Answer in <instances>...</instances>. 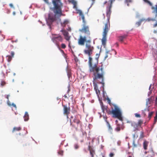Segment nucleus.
<instances>
[{
  "label": "nucleus",
  "mask_w": 157,
  "mask_h": 157,
  "mask_svg": "<svg viewBox=\"0 0 157 157\" xmlns=\"http://www.w3.org/2000/svg\"><path fill=\"white\" fill-rule=\"evenodd\" d=\"M133 145L134 147H137V145L135 144V141H134L133 142Z\"/></svg>",
  "instance_id": "a18cd8bd"
},
{
  "label": "nucleus",
  "mask_w": 157,
  "mask_h": 157,
  "mask_svg": "<svg viewBox=\"0 0 157 157\" xmlns=\"http://www.w3.org/2000/svg\"><path fill=\"white\" fill-rule=\"evenodd\" d=\"M13 14L14 15H15V12H13Z\"/></svg>",
  "instance_id": "e2e57ef3"
},
{
  "label": "nucleus",
  "mask_w": 157,
  "mask_h": 157,
  "mask_svg": "<svg viewBox=\"0 0 157 157\" xmlns=\"http://www.w3.org/2000/svg\"><path fill=\"white\" fill-rule=\"evenodd\" d=\"M6 84V83L4 81H2L1 83V85L2 86H4Z\"/></svg>",
  "instance_id": "f704fd0d"
},
{
  "label": "nucleus",
  "mask_w": 157,
  "mask_h": 157,
  "mask_svg": "<svg viewBox=\"0 0 157 157\" xmlns=\"http://www.w3.org/2000/svg\"><path fill=\"white\" fill-rule=\"evenodd\" d=\"M107 100L108 101V102L109 103V104L110 105H111V101H110V99L108 98L107 99Z\"/></svg>",
  "instance_id": "c03bdc74"
},
{
  "label": "nucleus",
  "mask_w": 157,
  "mask_h": 157,
  "mask_svg": "<svg viewBox=\"0 0 157 157\" xmlns=\"http://www.w3.org/2000/svg\"><path fill=\"white\" fill-rule=\"evenodd\" d=\"M58 153L62 156L63 155V151H60L58 152Z\"/></svg>",
  "instance_id": "4c0bfd02"
},
{
  "label": "nucleus",
  "mask_w": 157,
  "mask_h": 157,
  "mask_svg": "<svg viewBox=\"0 0 157 157\" xmlns=\"http://www.w3.org/2000/svg\"><path fill=\"white\" fill-rule=\"evenodd\" d=\"M71 125L72 126L74 127L76 129H77L79 127H81L82 125V123L80 121L76 118L74 119L73 120V122L75 124H73L71 123Z\"/></svg>",
  "instance_id": "6e6552de"
},
{
  "label": "nucleus",
  "mask_w": 157,
  "mask_h": 157,
  "mask_svg": "<svg viewBox=\"0 0 157 157\" xmlns=\"http://www.w3.org/2000/svg\"><path fill=\"white\" fill-rule=\"evenodd\" d=\"M127 36L126 35H124L123 36H120L119 37V41L122 42L124 39H125Z\"/></svg>",
  "instance_id": "dca6fc26"
},
{
  "label": "nucleus",
  "mask_w": 157,
  "mask_h": 157,
  "mask_svg": "<svg viewBox=\"0 0 157 157\" xmlns=\"http://www.w3.org/2000/svg\"><path fill=\"white\" fill-rule=\"evenodd\" d=\"M86 48L87 49H93L94 48L91 45L90 42L89 41L86 43Z\"/></svg>",
  "instance_id": "2eb2a0df"
},
{
  "label": "nucleus",
  "mask_w": 157,
  "mask_h": 157,
  "mask_svg": "<svg viewBox=\"0 0 157 157\" xmlns=\"http://www.w3.org/2000/svg\"><path fill=\"white\" fill-rule=\"evenodd\" d=\"M68 23V21L67 20H65L63 23H62V25L63 26H64Z\"/></svg>",
  "instance_id": "bb28decb"
},
{
  "label": "nucleus",
  "mask_w": 157,
  "mask_h": 157,
  "mask_svg": "<svg viewBox=\"0 0 157 157\" xmlns=\"http://www.w3.org/2000/svg\"><path fill=\"white\" fill-rule=\"evenodd\" d=\"M140 22H139L136 23V24L138 25L139 26L140 24Z\"/></svg>",
  "instance_id": "864d4df0"
},
{
  "label": "nucleus",
  "mask_w": 157,
  "mask_h": 157,
  "mask_svg": "<svg viewBox=\"0 0 157 157\" xmlns=\"http://www.w3.org/2000/svg\"><path fill=\"white\" fill-rule=\"evenodd\" d=\"M63 114L66 115L67 116V118H68V114L70 113V109L69 106L68 107L65 105H63Z\"/></svg>",
  "instance_id": "9d476101"
},
{
  "label": "nucleus",
  "mask_w": 157,
  "mask_h": 157,
  "mask_svg": "<svg viewBox=\"0 0 157 157\" xmlns=\"http://www.w3.org/2000/svg\"><path fill=\"white\" fill-rule=\"evenodd\" d=\"M44 0L46 2H48V0Z\"/></svg>",
  "instance_id": "13d9d810"
},
{
  "label": "nucleus",
  "mask_w": 157,
  "mask_h": 157,
  "mask_svg": "<svg viewBox=\"0 0 157 157\" xmlns=\"http://www.w3.org/2000/svg\"><path fill=\"white\" fill-rule=\"evenodd\" d=\"M157 26V21L156 22V23L154 24L153 25V27H156Z\"/></svg>",
  "instance_id": "09e8293b"
},
{
  "label": "nucleus",
  "mask_w": 157,
  "mask_h": 157,
  "mask_svg": "<svg viewBox=\"0 0 157 157\" xmlns=\"http://www.w3.org/2000/svg\"><path fill=\"white\" fill-rule=\"evenodd\" d=\"M135 116L136 117H139L140 118V117H141L140 115L139 114L136 113L135 114Z\"/></svg>",
  "instance_id": "e433bc0d"
},
{
  "label": "nucleus",
  "mask_w": 157,
  "mask_h": 157,
  "mask_svg": "<svg viewBox=\"0 0 157 157\" xmlns=\"http://www.w3.org/2000/svg\"><path fill=\"white\" fill-rule=\"evenodd\" d=\"M144 137V133L143 131H141L140 132V138H143Z\"/></svg>",
  "instance_id": "c756f323"
},
{
  "label": "nucleus",
  "mask_w": 157,
  "mask_h": 157,
  "mask_svg": "<svg viewBox=\"0 0 157 157\" xmlns=\"http://www.w3.org/2000/svg\"><path fill=\"white\" fill-rule=\"evenodd\" d=\"M63 97H64L65 98H67V96H66V94H65L64 95V96H63Z\"/></svg>",
  "instance_id": "4d7b16f0"
},
{
  "label": "nucleus",
  "mask_w": 157,
  "mask_h": 157,
  "mask_svg": "<svg viewBox=\"0 0 157 157\" xmlns=\"http://www.w3.org/2000/svg\"><path fill=\"white\" fill-rule=\"evenodd\" d=\"M106 122L107 123V126L108 128V130L111 133H112V131H113L112 128V127H111V126L110 125L109 122L106 121Z\"/></svg>",
  "instance_id": "6ab92c4d"
},
{
  "label": "nucleus",
  "mask_w": 157,
  "mask_h": 157,
  "mask_svg": "<svg viewBox=\"0 0 157 157\" xmlns=\"http://www.w3.org/2000/svg\"><path fill=\"white\" fill-rule=\"evenodd\" d=\"M112 0H111L110 1L109 3L108 4L109 6L107 7V11H106V16L108 17L107 22L106 23H108V24L109 23V18H110V15L111 11V9L112 7Z\"/></svg>",
  "instance_id": "0eeeda50"
},
{
  "label": "nucleus",
  "mask_w": 157,
  "mask_h": 157,
  "mask_svg": "<svg viewBox=\"0 0 157 157\" xmlns=\"http://www.w3.org/2000/svg\"><path fill=\"white\" fill-rule=\"evenodd\" d=\"M101 105L103 112L104 113L105 112V111L108 114V112H109V110H108L107 107L106 106L103 105L102 103H101Z\"/></svg>",
  "instance_id": "f8f14e48"
},
{
  "label": "nucleus",
  "mask_w": 157,
  "mask_h": 157,
  "mask_svg": "<svg viewBox=\"0 0 157 157\" xmlns=\"http://www.w3.org/2000/svg\"><path fill=\"white\" fill-rule=\"evenodd\" d=\"M67 87H68V89L67 90V93H68L70 90V84H69L68 85Z\"/></svg>",
  "instance_id": "ea45409f"
},
{
  "label": "nucleus",
  "mask_w": 157,
  "mask_h": 157,
  "mask_svg": "<svg viewBox=\"0 0 157 157\" xmlns=\"http://www.w3.org/2000/svg\"><path fill=\"white\" fill-rule=\"evenodd\" d=\"M81 16V17L82 18V20H83V21L84 22V21H85V17H84V15L83 14L81 15L80 16Z\"/></svg>",
  "instance_id": "58836bf2"
},
{
  "label": "nucleus",
  "mask_w": 157,
  "mask_h": 157,
  "mask_svg": "<svg viewBox=\"0 0 157 157\" xmlns=\"http://www.w3.org/2000/svg\"><path fill=\"white\" fill-rule=\"evenodd\" d=\"M63 34L64 36L69 35V33L66 31H63Z\"/></svg>",
  "instance_id": "7c9ffc66"
},
{
  "label": "nucleus",
  "mask_w": 157,
  "mask_h": 157,
  "mask_svg": "<svg viewBox=\"0 0 157 157\" xmlns=\"http://www.w3.org/2000/svg\"><path fill=\"white\" fill-rule=\"evenodd\" d=\"M7 104H8V105H9V106H11V103H10V101H9V100H8L7 101Z\"/></svg>",
  "instance_id": "37998d69"
},
{
  "label": "nucleus",
  "mask_w": 157,
  "mask_h": 157,
  "mask_svg": "<svg viewBox=\"0 0 157 157\" xmlns=\"http://www.w3.org/2000/svg\"><path fill=\"white\" fill-rule=\"evenodd\" d=\"M65 36V38L66 40H69V39H70V37L68 35L66 36Z\"/></svg>",
  "instance_id": "c9c22d12"
},
{
  "label": "nucleus",
  "mask_w": 157,
  "mask_h": 157,
  "mask_svg": "<svg viewBox=\"0 0 157 157\" xmlns=\"http://www.w3.org/2000/svg\"><path fill=\"white\" fill-rule=\"evenodd\" d=\"M10 6L11 7H13V5L12 4H10Z\"/></svg>",
  "instance_id": "6e6d98bb"
},
{
  "label": "nucleus",
  "mask_w": 157,
  "mask_h": 157,
  "mask_svg": "<svg viewBox=\"0 0 157 157\" xmlns=\"http://www.w3.org/2000/svg\"><path fill=\"white\" fill-rule=\"evenodd\" d=\"M116 122L117 123V120H116Z\"/></svg>",
  "instance_id": "69168bd1"
},
{
  "label": "nucleus",
  "mask_w": 157,
  "mask_h": 157,
  "mask_svg": "<svg viewBox=\"0 0 157 157\" xmlns=\"http://www.w3.org/2000/svg\"><path fill=\"white\" fill-rule=\"evenodd\" d=\"M149 142H148L144 140L143 144V147L145 150L147 149V147L148 145Z\"/></svg>",
  "instance_id": "f3484780"
},
{
  "label": "nucleus",
  "mask_w": 157,
  "mask_h": 157,
  "mask_svg": "<svg viewBox=\"0 0 157 157\" xmlns=\"http://www.w3.org/2000/svg\"><path fill=\"white\" fill-rule=\"evenodd\" d=\"M110 29V25L108 22L105 24L104 27L103 28V38L102 39V44L105 48L106 43V38L107 33Z\"/></svg>",
  "instance_id": "20e7f679"
},
{
  "label": "nucleus",
  "mask_w": 157,
  "mask_h": 157,
  "mask_svg": "<svg viewBox=\"0 0 157 157\" xmlns=\"http://www.w3.org/2000/svg\"><path fill=\"white\" fill-rule=\"evenodd\" d=\"M11 105H12L13 107H15L16 109V108H17L16 106V105L15 104H14V103H13Z\"/></svg>",
  "instance_id": "de8ad7c7"
},
{
  "label": "nucleus",
  "mask_w": 157,
  "mask_h": 157,
  "mask_svg": "<svg viewBox=\"0 0 157 157\" xmlns=\"http://www.w3.org/2000/svg\"><path fill=\"white\" fill-rule=\"evenodd\" d=\"M151 101H152V99L151 98H147L146 100V105L147 106H148L150 104Z\"/></svg>",
  "instance_id": "4be33fe9"
},
{
  "label": "nucleus",
  "mask_w": 157,
  "mask_h": 157,
  "mask_svg": "<svg viewBox=\"0 0 157 157\" xmlns=\"http://www.w3.org/2000/svg\"><path fill=\"white\" fill-rule=\"evenodd\" d=\"M1 36H2V38H1L0 39V40H3L4 39V38H5V36H4V35H1Z\"/></svg>",
  "instance_id": "8fccbe9b"
},
{
  "label": "nucleus",
  "mask_w": 157,
  "mask_h": 157,
  "mask_svg": "<svg viewBox=\"0 0 157 157\" xmlns=\"http://www.w3.org/2000/svg\"><path fill=\"white\" fill-rule=\"evenodd\" d=\"M113 105L114 107V109L112 108V111L109 110V112H108V114H113L115 117L117 118L121 121H122L121 113L120 109L116 105L114 104Z\"/></svg>",
  "instance_id": "7ed1b4c3"
},
{
  "label": "nucleus",
  "mask_w": 157,
  "mask_h": 157,
  "mask_svg": "<svg viewBox=\"0 0 157 157\" xmlns=\"http://www.w3.org/2000/svg\"><path fill=\"white\" fill-rule=\"evenodd\" d=\"M143 121L141 119H139L137 123L134 121L132 123L131 126L133 128V131L135 132L139 130V128L141 127L142 124H143Z\"/></svg>",
  "instance_id": "423d86ee"
},
{
  "label": "nucleus",
  "mask_w": 157,
  "mask_h": 157,
  "mask_svg": "<svg viewBox=\"0 0 157 157\" xmlns=\"http://www.w3.org/2000/svg\"><path fill=\"white\" fill-rule=\"evenodd\" d=\"M143 1L145 2L148 4L150 6H152V3L148 0H143Z\"/></svg>",
  "instance_id": "c85d7f7f"
},
{
  "label": "nucleus",
  "mask_w": 157,
  "mask_h": 157,
  "mask_svg": "<svg viewBox=\"0 0 157 157\" xmlns=\"http://www.w3.org/2000/svg\"><path fill=\"white\" fill-rule=\"evenodd\" d=\"M114 155V154L113 153H111L109 155L110 157H113Z\"/></svg>",
  "instance_id": "a19ab883"
},
{
  "label": "nucleus",
  "mask_w": 157,
  "mask_h": 157,
  "mask_svg": "<svg viewBox=\"0 0 157 157\" xmlns=\"http://www.w3.org/2000/svg\"><path fill=\"white\" fill-rule=\"evenodd\" d=\"M72 118H73V116H71V119Z\"/></svg>",
  "instance_id": "680f3d73"
},
{
  "label": "nucleus",
  "mask_w": 157,
  "mask_h": 157,
  "mask_svg": "<svg viewBox=\"0 0 157 157\" xmlns=\"http://www.w3.org/2000/svg\"><path fill=\"white\" fill-rule=\"evenodd\" d=\"M88 147V149L90 151V155H91L92 157H94V151L92 150V149H91V147L90 146H89Z\"/></svg>",
  "instance_id": "b1692460"
},
{
  "label": "nucleus",
  "mask_w": 157,
  "mask_h": 157,
  "mask_svg": "<svg viewBox=\"0 0 157 157\" xmlns=\"http://www.w3.org/2000/svg\"><path fill=\"white\" fill-rule=\"evenodd\" d=\"M145 153H147V157H153L155 155L154 152L152 150L149 151L147 152H146Z\"/></svg>",
  "instance_id": "ddd939ff"
},
{
  "label": "nucleus",
  "mask_w": 157,
  "mask_h": 157,
  "mask_svg": "<svg viewBox=\"0 0 157 157\" xmlns=\"http://www.w3.org/2000/svg\"><path fill=\"white\" fill-rule=\"evenodd\" d=\"M79 31L82 33H84L86 34H87V36H88V37L90 38L89 36L90 34V32L89 30V27L88 26L84 25L83 27L81 29H79Z\"/></svg>",
  "instance_id": "1a4fd4ad"
},
{
  "label": "nucleus",
  "mask_w": 157,
  "mask_h": 157,
  "mask_svg": "<svg viewBox=\"0 0 157 157\" xmlns=\"http://www.w3.org/2000/svg\"><path fill=\"white\" fill-rule=\"evenodd\" d=\"M154 112H149L148 113L147 117L149 119V120H150L152 117V116L153 115Z\"/></svg>",
  "instance_id": "393cba45"
},
{
  "label": "nucleus",
  "mask_w": 157,
  "mask_h": 157,
  "mask_svg": "<svg viewBox=\"0 0 157 157\" xmlns=\"http://www.w3.org/2000/svg\"><path fill=\"white\" fill-rule=\"evenodd\" d=\"M122 125H121L119 124H117V127L115 128V130L117 132H119L121 128L123 129V128H122Z\"/></svg>",
  "instance_id": "a211bd4d"
},
{
  "label": "nucleus",
  "mask_w": 157,
  "mask_h": 157,
  "mask_svg": "<svg viewBox=\"0 0 157 157\" xmlns=\"http://www.w3.org/2000/svg\"><path fill=\"white\" fill-rule=\"evenodd\" d=\"M102 157H105V156H103Z\"/></svg>",
  "instance_id": "774afa93"
},
{
  "label": "nucleus",
  "mask_w": 157,
  "mask_h": 157,
  "mask_svg": "<svg viewBox=\"0 0 157 157\" xmlns=\"http://www.w3.org/2000/svg\"><path fill=\"white\" fill-rule=\"evenodd\" d=\"M149 111V109L147 108V109H144V111Z\"/></svg>",
  "instance_id": "603ef678"
},
{
  "label": "nucleus",
  "mask_w": 157,
  "mask_h": 157,
  "mask_svg": "<svg viewBox=\"0 0 157 157\" xmlns=\"http://www.w3.org/2000/svg\"><path fill=\"white\" fill-rule=\"evenodd\" d=\"M21 129V128L20 127H15L13 128L12 130V132H14L19 131Z\"/></svg>",
  "instance_id": "412c9836"
},
{
  "label": "nucleus",
  "mask_w": 157,
  "mask_h": 157,
  "mask_svg": "<svg viewBox=\"0 0 157 157\" xmlns=\"http://www.w3.org/2000/svg\"><path fill=\"white\" fill-rule=\"evenodd\" d=\"M86 38L87 37L86 36H84L83 38L81 36H80V38L78 40V44L80 45H84L85 42L86 40Z\"/></svg>",
  "instance_id": "9b49d317"
},
{
  "label": "nucleus",
  "mask_w": 157,
  "mask_h": 157,
  "mask_svg": "<svg viewBox=\"0 0 157 157\" xmlns=\"http://www.w3.org/2000/svg\"><path fill=\"white\" fill-rule=\"evenodd\" d=\"M106 3H107V2H105V4Z\"/></svg>",
  "instance_id": "338daca9"
},
{
  "label": "nucleus",
  "mask_w": 157,
  "mask_h": 157,
  "mask_svg": "<svg viewBox=\"0 0 157 157\" xmlns=\"http://www.w3.org/2000/svg\"><path fill=\"white\" fill-rule=\"evenodd\" d=\"M66 47V45L64 44H62L61 45V46H60V48H65Z\"/></svg>",
  "instance_id": "2f4dec72"
},
{
  "label": "nucleus",
  "mask_w": 157,
  "mask_h": 157,
  "mask_svg": "<svg viewBox=\"0 0 157 157\" xmlns=\"http://www.w3.org/2000/svg\"><path fill=\"white\" fill-rule=\"evenodd\" d=\"M9 96H10V95H8L6 96V98L8 99V100H9Z\"/></svg>",
  "instance_id": "5fc2aeb1"
},
{
  "label": "nucleus",
  "mask_w": 157,
  "mask_h": 157,
  "mask_svg": "<svg viewBox=\"0 0 157 157\" xmlns=\"http://www.w3.org/2000/svg\"><path fill=\"white\" fill-rule=\"evenodd\" d=\"M11 56L8 55L6 56L7 59L9 62H10L12 58L14 56V52H11Z\"/></svg>",
  "instance_id": "4468645a"
},
{
  "label": "nucleus",
  "mask_w": 157,
  "mask_h": 157,
  "mask_svg": "<svg viewBox=\"0 0 157 157\" xmlns=\"http://www.w3.org/2000/svg\"><path fill=\"white\" fill-rule=\"evenodd\" d=\"M61 52L63 53V51L62 50H61Z\"/></svg>",
  "instance_id": "052dcab7"
},
{
  "label": "nucleus",
  "mask_w": 157,
  "mask_h": 157,
  "mask_svg": "<svg viewBox=\"0 0 157 157\" xmlns=\"http://www.w3.org/2000/svg\"><path fill=\"white\" fill-rule=\"evenodd\" d=\"M74 147L76 149H78L79 147V146L77 144H75L74 145Z\"/></svg>",
  "instance_id": "473e14b6"
},
{
  "label": "nucleus",
  "mask_w": 157,
  "mask_h": 157,
  "mask_svg": "<svg viewBox=\"0 0 157 157\" xmlns=\"http://www.w3.org/2000/svg\"><path fill=\"white\" fill-rule=\"evenodd\" d=\"M133 122H134V121H127V123L130 124L131 125H132V123Z\"/></svg>",
  "instance_id": "49530a36"
},
{
  "label": "nucleus",
  "mask_w": 157,
  "mask_h": 157,
  "mask_svg": "<svg viewBox=\"0 0 157 157\" xmlns=\"http://www.w3.org/2000/svg\"><path fill=\"white\" fill-rule=\"evenodd\" d=\"M109 53V51H107L106 52V55L105 57V59L108 57V54Z\"/></svg>",
  "instance_id": "72a5a7b5"
},
{
  "label": "nucleus",
  "mask_w": 157,
  "mask_h": 157,
  "mask_svg": "<svg viewBox=\"0 0 157 157\" xmlns=\"http://www.w3.org/2000/svg\"><path fill=\"white\" fill-rule=\"evenodd\" d=\"M52 2L54 6L51 9L54 14L51 13L48 14L47 22L50 25L53 22L56 21L57 18H59L62 15V8L63 4L61 0H53Z\"/></svg>",
  "instance_id": "f03ea898"
},
{
  "label": "nucleus",
  "mask_w": 157,
  "mask_h": 157,
  "mask_svg": "<svg viewBox=\"0 0 157 157\" xmlns=\"http://www.w3.org/2000/svg\"><path fill=\"white\" fill-rule=\"evenodd\" d=\"M24 121H27L29 119V115L27 112H25V115L24 117Z\"/></svg>",
  "instance_id": "aec40b11"
},
{
  "label": "nucleus",
  "mask_w": 157,
  "mask_h": 157,
  "mask_svg": "<svg viewBox=\"0 0 157 157\" xmlns=\"http://www.w3.org/2000/svg\"><path fill=\"white\" fill-rule=\"evenodd\" d=\"M78 13H79V14L80 16L83 14V13H82V12L81 10H79L78 11Z\"/></svg>",
  "instance_id": "79ce46f5"
},
{
  "label": "nucleus",
  "mask_w": 157,
  "mask_h": 157,
  "mask_svg": "<svg viewBox=\"0 0 157 157\" xmlns=\"http://www.w3.org/2000/svg\"><path fill=\"white\" fill-rule=\"evenodd\" d=\"M155 104L156 105V106L157 107V97L156 98V101H155Z\"/></svg>",
  "instance_id": "3c124183"
},
{
  "label": "nucleus",
  "mask_w": 157,
  "mask_h": 157,
  "mask_svg": "<svg viewBox=\"0 0 157 157\" xmlns=\"http://www.w3.org/2000/svg\"><path fill=\"white\" fill-rule=\"evenodd\" d=\"M151 9L154 10V12L157 15V4L155 6V7L152 6Z\"/></svg>",
  "instance_id": "5701e85b"
},
{
  "label": "nucleus",
  "mask_w": 157,
  "mask_h": 157,
  "mask_svg": "<svg viewBox=\"0 0 157 157\" xmlns=\"http://www.w3.org/2000/svg\"><path fill=\"white\" fill-rule=\"evenodd\" d=\"M52 38V40L53 42L56 44L57 48L59 49H60V46L59 43V42H62L63 40L62 37L59 35L53 34Z\"/></svg>",
  "instance_id": "39448f33"
},
{
  "label": "nucleus",
  "mask_w": 157,
  "mask_h": 157,
  "mask_svg": "<svg viewBox=\"0 0 157 157\" xmlns=\"http://www.w3.org/2000/svg\"><path fill=\"white\" fill-rule=\"evenodd\" d=\"M71 50L72 51V53L73 54V55L75 57V61L76 62H78V58H77V57H76L75 54L74 53V52L72 51V50Z\"/></svg>",
  "instance_id": "cd10ccee"
},
{
  "label": "nucleus",
  "mask_w": 157,
  "mask_h": 157,
  "mask_svg": "<svg viewBox=\"0 0 157 157\" xmlns=\"http://www.w3.org/2000/svg\"><path fill=\"white\" fill-rule=\"evenodd\" d=\"M116 46H118V44H117V43H116Z\"/></svg>",
  "instance_id": "0e129e2a"
},
{
  "label": "nucleus",
  "mask_w": 157,
  "mask_h": 157,
  "mask_svg": "<svg viewBox=\"0 0 157 157\" xmlns=\"http://www.w3.org/2000/svg\"><path fill=\"white\" fill-rule=\"evenodd\" d=\"M154 33H157V31H156V30H155V31H154Z\"/></svg>",
  "instance_id": "bf43d9fd"
},
{
  "label": "nucleus",
  "mask_w": 157,
  "mask_h": 157,
  "mask_svg": "<svg viewBox=\"0 0 157 157\" xmlns=\"http://www.w3.org/2000/svg\"><path fill=\"white\" fill-rule=\"evenodd\" d=\"M157 122V112H156L155 113V116L154 117V124H156V122Z\"/></svg>",
  "instance_id": "a878e982"
},
{
  "label": "nucleus",
  "mask_w": 157,
  "mask_h": 157,
  "mask_svg": "<svg viewBox=\"0 0 157 157\" xmlns=\"http://www.w3.org/2000/svg\"><path fill=\"white\" fill-rule=\"evenodd\" d=\"M93 50H85V53L89 56L88 64L89 67V70L90 72L93 73V83L94 86V89L97 94L98 91L100 93V91L98 89V85L96 83L97 82L98 84L101 83L102 84L101 87L104 90V72L102 67L100 68L97 66V64L92 63V59L90 57L92 53Z\"/></svg>",
  "instance_id": "f257e3e1"
}]
</instances>
